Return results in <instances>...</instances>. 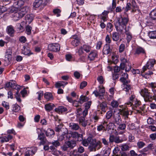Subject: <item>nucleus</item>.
Here are the masks:
<instances>
[{"label": "nucleus", "instance_id": "37998d69", "mask_svg": "<svg viewBox=\"0 0 156 156\" xmlns=\"http://www.w3.org/2000/svg\"><path fill=\"white\" fill-rule=\"evenodd\" d=\"M32 29V27L29 25H27L26 26V33L27 34L29 35L31 34V31Z\"/></svg>", "mask_w": 156, "mask_h": 156}, {"label": "nucleus", "instance_id": "6e6552de", "mask_svg": "<svg viewBox=\"0 0 156 156\" xmlns=\"http://www.w3.org/2000/svg\"><path fill=\"white\" fill-rule=\"evenodd\" d=\"M71 136L73 139L79 141H81L83 138V135L79 134L77 132H71Z\"/></svg>", "mask_w": 156, "mask_h": 156}, {"label": "nucleus", "instance_id": "680f3d73", "mask_svg": "<svg viewBox=\"0 0 156 156\" xmlns=\"http://www.w3.org/2000/svg\"><path fill=\"white\" fill-rule=\"evenodd\" d=\"M84 148L82 146H79L77 148V152L81 154L84 151Z\"/></svg>", "mask_w": 156, "mask_h": 156}, {"label": "nucleus", "instance_id": "f257e3e1", "mask_svg": "<svg viewBox=\"0 0 156 156\" xmlns=\"http://www.w3.org/2000/svg\"><path fill=\"white\" fill-rule=\"evenodd\" d=\"M128 21V18L122 17V15H120V17L116 18L115 23L116 30L119 32H122L123 30L126 29Z\"/></svg>", "mask_w": 156, "mask_h": 156}, {"label": "nucleus", "instance_id": "e433bc0d", "mask_svg": "<svg viewBox=\"0 0 156 156\" xmlns=\"http://www.w3.org/2000/svg\"><path fill=\"white\" fill-rule=\"evenodd\" d=\"M145 51L144 49L141 47H139L137 48L136 51V54H139L141 53L144 54Z\"/></svg>", "mask_w": 156, "mask_h": 156}, {"label": "nucleus", "instance_id": "13d9d810", "mask_svg": "<svg viewBox=\"0 0 156 156\" xmlns=\"http://www.w3.org/2000/svg\"><path fill=\"white\" fill-rule=\"evenodd\" d=\"M2 105L5 108L6 110L9 109V103L8 102H5V101H3L2 103Z\"/></svg>", "mask_w": 156, "mask_h": 156}, {"label": "nucleus", "instance_id": "864d4df0", "mask_svg": "<svg viewBox=\"0 0 156 156\" xmlns=\"http://www.w3.org/2000/svg\"><path fill=\"white\" fill-rule=\"evenodd\" d=\"M61 12L60 10L58 9H55L53 10V13L55 14H57V17L59 16H60V13Z\"/></svg>", "mask_w": 156, "mask_h": 156}, {"label": "nucleus", "instance_id": "9d476101", "mask_svg": "<svg viewBox=\"0 0 156 156\" xmlns=\"http://www.w3.org/2000/svg\"><path fill=\"white\" fill-rule=\"evenodd\" d=\"M120 115L124 117L125 119L128 118V115H129V112L128 108H125L122 109H120L119 111Z\"/></svg>", "mask_w": 156, "mask_h": 156}, {"label": "nucleus", "instance_id": "f03ea898", "mask_svg": "<svg viewBox=\"0 0 156 156\" xmlns=\"http://www.w3.org/2000/svg\"><path fill=\"white\" fill-rule=\"evenodd\" d=\"M29 7L25 6L18 10L13 15V19L15 20H18L22 18L28 12Z\"/></svg>", "mask_w": 156, "mask_h": 156}, {"label": "nucleus", "instance_id": "603ef678", "mask_svg": "<svg viewBox=\"0 0 156 156\" xmlns=\"http://www.w3.org/2000/svg\"><path fill=\"white\" fill-rule=\"evenodd\" d=\"M117 125L119 126L118 128L120 130H124L126 128V125L124 123L122 124L121 123L119 124H118Z\"/></svg>", "mask_w": 156, "mask_h": 156}, {"label": "nucleus", "instance_id": "ea45409f", "mask_svg": "<svg viewBox=\"0 0 156 156\" xmlns=\"http://www.w3.org/2000/svg\"><path fill=\"white\" fill-rule=\"evenodd\" d=\"M121 148L122 151L129 150V146L126 144H124L121 146Z\"/></svg>", "mask_w": 156, "mask_h": 156}, {"label": "nucleus", "instance_id": "bf43d9fd", "mask_svg": "<svg viewBox=\"0 0 156 156\" xmlns=\"http://www.w3.org/2000/svg\"><path fill=\"white\" fill-rule=\"evenodd\" d=\"M131 5L130 3H127V4L126 6L125 7H124V9H125V12H127L130 9H131Z\"/></svg>", "mask_w": 156, "mask_h": 156}, {"label": "nucleus", "instance_id": "5fc2aeb1", "mask_svg": "<svg viewBox=\"0 0 156 156\" xmlns=\"http://www.w3.org/2000/svg\"><path fill=\"white\" fill-rule=\"evenodd\" d=\"M113 112L112 111H108L106 113V117L107 119H110L112 116Z\"/></svg>", "mask_w": 156, "mask_h": 156}, {"label": "nucleus", "instance_id": "f704fd0d", "mask_svg": "<svg viewBox=\"0 0 156 156\" xmlns=\"http://www.w3.org/2000/svg\"><path fill=\"white\" fill-rule=\"evenodd\" d=\"M148 36L151 39L156 38V31H150L148 34Z\"/></svg>", "mask_w": 156, "mask_h": 156}, {"label": "nucleus", "instance_id": "338daca9", "mask_svg": "<svg viewBox=\"0 0 156 156\" xmlns=\"http://www.w3.org/2000/svg\"><path fill=\"white\" fill-rule=\"evenodd\" d=\"M55 147H57L60 145V144L58 140H54L51 143Z\"/></svg>", "mask_w": 156, "mask_h": 156}, {"label": "nucleus", "instance_id": "de8ad7c7", "mask_svg": "<svg viewBox=\"0 0 156 156\" xmlns=\"http://www.w3.org/2000/svg\"><path fill=\"white\" fill-rule=\"evenodd\" d=\"M83 111L81 108H79L76 109V116L77 117L81 116L82 115Z\"/></svg>", "mask_w": 156, "mask_h": 156}, {"label": "nucleus", "instance_id": "39448f33", "mask_svg": "<svg viewBox=\"0 0 156 156\" xmlns=\"http://www.w3.org/2000/svg\"><path fill=\"white\" fill-rule=\"evenodd\" d=\"M91 49V47L89 45L84 44L77 49V51L76 52L78 53L79 55L80 56L84 53L83 50L88 53L90 51Z\"/></svg>", "mask_w": 156, "mask_h": 156}, {"label": "nucleus", "instance_id": "7c9ffc66", "mask_svg": "<svg viewBox=\"0 0 156 156\" xmlns=\"http://www.w3.org/2000/svg\"><path fill=\"white\" fill-rule=\"evenodd\" d=\"M44 97L47 101H50L53 99L52 96L50 93H45L44 94Z\"/></svg>", "mask_w": 156, "mask_h": 156}, {"label": "nucleus", "instance_id": "c85d7f7f", "mask_svg": "<svg viewBox=\"0 0 156 156\" xmlns=\"http://www.w3.org/2000/svg\"><path fill=\"white\" fill-rule=\"evenodd\" d=\"M79 122L83 127L86 126L87 125V122L85 121V117L82 116L79 119Z\"/></svg>", "mask_w": 156, "mask_h": 156}, {"label": "nucleus", "instance_id": "0e129e2a", "mask_svg": "<svg viewBox=\"0 0 156 156\" xmlns=\"http://www.w3.org/2000/svg\"><path fill=\"white\" fill-rule=\"evenodd\" d=\"M111 105L112 107L114 108H116L118 106L119 104L117 101H112Z\"/></svg>", "mask_w": 156, "mask_h": 156}, {"label": "nucleus", "instance_id": "6e6d98bb", "mask_svg": "<svg viewBox=\"0 0 156 156\" xmlns=\"http://www.w3.org/2000/svg\"><path fill=\"white\" fill-rule=\"evenodd\" d=\"M150 87L151 88L152 91L154 93H156V85L153 83H151L150 85Z\"/></svg>", "mask_w": 156, "mask_h": 156}, {"label": "nucleus", "instance_id": "09e8293b", "mask_svg": "<svg viewBox=\"0 0 156 156\" xmlns=\"http://www.w3.org/2000/svg\"><path fill=\"white\" fill-rule=\"evenodd\" d=\"M153 74V73L151 71H149L148 72L146 73L144 75H142L143 76L145 79H147L149 78V76Z\"/></svg>", "mask_w": 156, "mask_h": 156}, {"label": "nucleus", "instance_id": "20e7f679", "mask_svg": "<svg viewBox=\"0 0 156 156\" xmlns=\"http://www.w3.org/2000/svg\"><path fill=\"white\" fill-rule=\"evenodd\" d=\"M141 95L144 97L145 101H150V99H151V95L148 91V90L145 88L141 90L140 92Z\"/></svg>", "mask_w": 156, "mask_h": 156}, {"label": "nucleus", "instance_id": "a211bd4d", "mask_svg": "<svg viewBox=\"0 0 156 156\" xmlns=\"http://www.w3.org/2000/svg\"><path fill=\"white\" fill-rule=\"evenodd\" d=\"M22 54L28 56L33 54V53L30 51L28 48H26L25 46H23V48L22 49Z\"/></svg>", "mask_w": 156, "mask_h": 156}, {"label": "nucleus", "instance_id": "0eeeda50", "mask_svg": "<svg viewBox=\"0 0 156 156\" xmlns=\"http://www.w3.org/2000/svg\"><path fill=\"white\" fill-rule=\"evenodd\" d=\"M60 46L58 43H53L49 44L48 46V49L54 52H57L60 50Z\"/></svg>", "mask_w": 156, "mask_h": 156}, {"label": "nucleus", "instance_id": "72a5a7b5", "mask_svg": "<svg viewBox=\"0 0 156 156\" xmlns=\"http://www.w3.org/2000/svg\"><path fill=\"white\" fill-rule=\"evenodd\" d=\"M151 18L153 20H156V9L153 10L150 13Z\"/></svg>", "mask_w": 156, "mask_h": 156}, {"label": "nucleus", "instance_id": "f3484780", "mask_svg": "<svg viewBox=\"0 0 156 156\" xmlns=\"http://www.w3.org/2000/svg\"><path fill=\"white\" fill-rule=\"evenodd\" d=\"M69 126L71 129L74 130H81L80 127L77 123H70L69 124Z\"/></svg>", "mask_w": 156, "mask_h": 156}, {"label": "nucleus", "instance_id": "aec40b11", "mask_svg": "<svg viewBox=\"0 0 156 156\" xmlns=\"http://www.w3.org/2000/svg\"><path fill=\"white\" fill-rule=\"evenodd\" d=\"M55 130L56 132H61L62 133L64 131L67 132V129L63 128V125L60 124L57 126L55 128Z\"/></svg>", "mask_w": 156, "mask_h": 156}, {"label": "nucleus", "instance_id": "393cba45", "mask_svg": "<svg viewBox=\"0 0 156 156\" xmlns=\"http://www.w3.org/2000/svg\"><path fill=\"white\" fill-rule=\"evenodd\" d=\"M93 139L91 137H88L87 139H83L82 140V144L85 147L87 146L89 144H90V140H92Z\"/></svg>", "mask_w": 156, "mask_h": 156}, {"label": "nucleus", "instance_id": "412c9836", "mask_svg": "<svg viewBox=\"0 0 156 156\" xmlns=\"http://www.w3.org/2000/svg\"><path fill=\"white\" fill-rule=\"evenodd\" d=\"M55 111L58 113H61L67 111V108L63 106H59L55 109Z\"/></svg>", "mask_w": 156, "mask_h": 156}, {"label": "nucleus", "instance_id": "ddd939ff", "mask_svg": "<svg viewBox=\"0 0 156 156\" xmlns=\"http://www.w3.org/2000/svg\"><path fill=\"white\" fill-rule=\"evenodd\" d=\"M98 52L96 51H93L90 52L88 55V58L90 61L94 60L98 57Z\"/></svg>", "mask_w": 156, "mask_h": 156}, {"label": "nucleus", "instance_id": "69168bd1", "mask_svg": "<svg viewBox=\"0 0 156 156\" xmlns=\"http://www.w3.org/2000/svg\"><path fill=\"white\" fill-rule=\"evenodd\" d=\"M128 140L131 142L135 141V137L131 134H130L128 136Z\"/></svg>", "mask_w": 156, "mask_h": 156}, {"label": "nucleus", "instance_id": "dca6fc26", "mask_svg": "<svg viewBox=\"0 0 156 156\" xmlns=\"http://www.w3.org/2000/svg\"><path fill=\"white\" fill-rule=\"evenodd\" d=\"M112 51L109 44H106L104 46L103 51L104 54L107 55L111 53Z\"/></svg>", "mask_w": 156, "mask_h": 156}, {"label": "nucleus", "instance_id": "2eb2a0df", "mask_svg": "<svg viewBox=\"0 0 156 156\" xmlns=\"http://www.w3.org/2000/svg\"><path fill=\"white\" fill-rule=\"evenodd\" d=\"M113 118L115 120V123L117 125L119 124L122 122V119L119 113L116 114L114 115Z\"/></svg>", "mask_w": 156, "mask_h": 156}, {"label": "nucleus", "instance_id": "e2e57ef3", "mask_svg": "<svg viewBox=\"0 0 156 156\" xmlns=\"http://www.w3.org/2000/svg\"><path fill=\"white\" fill-rule=\"evenodd\" d=\"M111 152V149L108 148L104 153V155L102 156H109Z\"/></svg>", "mask_w": 156, "mask_h": 156}, {"label": "nucleus", "instance_id": "a19ab883", "mask_svg": "<svg viewBox=\"0 0 156 156\" xmlns=\"http://www.w3.org/2000/svg\"><path fill=\"white\" fill-rule=\"evenodd\" d=\"M106 30L109 32L112 31L113 30V25L110 23H108L107 24Z\"/></svg>", "mask_w": 156, "mask_h": 156}, {"label": "nucleus", "instance_id": "052dcab7", "mask_svg": "<svg viewBox=\"0 0 156 156\" xmlns=\"http://www.w3.org/2000/svg\"><path fill=\"white\" fill-rule=\"evenodd\" d=\"M97 80L100 84H102L104 83V79L102 76H100L98 77Z\"/></svg>", "mask_w": 156, "mask_h": 156}, {"label": "nucleus", "instance_id": "58836bf2", "mask_svg": "<svg viewBox=\"0 0 156 156\" xmlns=\"http://www.w3.org/2000/svg\"><path fill=\"white\" fill-rule=\"evenodd\" d=\"M87 97L83 95H81L79 98V102L80 104H82L83 102L87 101Z\"/></svg>", "mask_w": 156, "mask_h": 156}, {"label": "nucleus", "instance_id": "b1692460", "mask_svg": "<svg viewBox=\"0 0 156 156\" xmlns=\"http://www.w3.org/2000/svg\"><path fill=\"white\" fill-rule=\"evenodd\" d=\"M121 61L122 62L120 64V68L121 69L124 70L126 66H127L128 62L125 58H123Z\"/></svg>", "mask_w": 156, "mask_h": 156}, {"label": "nucleus", "instance_id": "cd10ccee", "mask_svg": "<svg viewBox=\"0 0 156 156\" xmlns=\"http://www.w3.org/2000/svg\"><path fill=\"white\" fill-rule=\"evenodd\" d=\"M80 40L79 38H77L76 39L73 40L71 42V44L74 47H77L79 46L81 42H80Z\"/></svg>", "mask_w": 156, "mask_h": 156}, {"label": "nucleus", "instance_id": "1a4fd4ad", "mask_svg": "<svg viewBox=\"0 0 156 156\" xmlns=\"http://www.w3.org/2000/svg\"><path fill=\"white\" fill-rule=\"evenodd\" d=\"M38 139L41 140L40 143V145H44L46 142L47 140L44 133L42 132L38 134Z\"/></svg>", "mask_w": 156, "mask_h": 156}, {"label": "nucleus", "instance_id": "bb28decb", "mask_svg": "<svg viewBox=\"0 0 156 156\" xmlns=\"http://www.w3.org/2000/svg\"><path fill=\"white\" fill-rule=\"evenodd\" d=\"M98 106V108L100 109L102 111L104 112H106L107 104L105 102H103L100 103Z\"/></svg>", "mask_w": 156, "mask_h": 156}, {"label": "nucleus", "instance_id": "f8f14e48", "mask_svg": "<svg viewBox=\"0 0 156 156\" xmlns=\"http://www.w3.org/2000/svg\"><path fill=\"white\" fill-rule=\"evenodd\" d=\"M128 75L127 73H124L122 75L120 80L123 83H129L130 82L129 80H128Z\"/></svg>", "mask_w": 156, "mask_h": 156}, {"label": "nucleus", "instance_id": "4468645a", "mask_svg": "<svg viewBox=\"0 0 156 156\" xmlns=\"http://www.w3.org/2000/svg\"><path fill=\"white\" fill-rule=\"evenodd\" d=\"M43 0H35L33 3V7L35 9L43 5Z\"/></svg>", "mask_w": 156, "mask_h": 156}, {"label": "nucleus", "instance_id": "9b49d317", "mask_svg": "<svg viewBox=\"0 0 156 156\" xmlns=\"http://www.w3.org/2000/svg\"><path fill=\"white\" fill-rule=\"evenodd\" d=\"M99 91L97 90H95L93 92L94 94L96 97H101L104 95L105 92V90L104 88H100L99 87Z\"/></svg>", "mask_w": 156, "mask_h": 156}, {"label": "nucleus", "instance_id": "423d86ee", "mask_svg": "<svg viewBox=\"0 0 156 156\" xmlns=\"http://www.w3.org/2000/svg\"><path fill=\"white\" fill-rule=\"evenodd\" d=\"M156 61L154 59H150L147 62L145 66H144L142 69L143 72L146 71L147 69L152 70L153 67Z\"/></svg>", "mask_w": 156, "mask_h": 156}, {"label": "nucleus", "instance_id": "3c124183", "mask_svg": "<svg viewBox=\"0 0 156 156\" xmlns=\"http://www.w3.org/2000/svg\"><path fill=\"white\" fill-rule=\"evenodd\" d=\"M15 5L16 6V7H15L14 6H12L9 8V11L10 13L14 12V13H15L17 11L16 10H17V8H18L17 7L16 5Z\"/></svg>", "mask_w": 156, "mask_h": 156}, {"label": "nucleus", "instance_id": "8fccbe9b", "mask_svg": "<svg viewBox=\"0 0 156 156\" xmlns=\"http://www.w3.org/2000/svg\"><path fill=\"white\" fill-rule=\"evenodd\" d=\"M123 140L122 139H120L119 136H115L114 137V142L117 144L122 143Z\"/></svg>", "mask_w": 156, "mask_h": 156}, {"label": "nucleus", "instance_id": "a18cd8bd", "mask_svg": "<svg viewBox=\"0 0 156 156\" xmlns=\"http://www.w3.org/2000/svg\"><path fill=\"white\" fill-rule=\"evenodd\" d=\"M135 98V96L134 95H131V97L129 98V101L126 104L127 105L131 106L132 105V101L134 98Z\"/></svg>", "mask_w": 156, "mask_h": 156}, {"label": "nucleus", "instance_id": "49530a36", "mask_svg": "<svg viewBox=\"0 0 156 156\" xmlns=\"http://www.w3.org/2000/svg\"><path fill=\"white\" fill-rule=\"evenodd\" d=\"M147 123L148 124L154 125V124L156 122V121L154 120L151 117L147 119Z\"/></svg>", "mask_w": 156, "mask_h": 156}, {"label": "nucleus", "instance_id": "4be33fe9", "mask_svg": "<svg viewBox=\"0 0 156 156\" xmlns=\"http://www.w3.org/2000/svg\"><path fill=\"white\" fill-rule=\"evenodd\" d=\"M34 16L32 14H27L25 16L26 23L30 24L33 20Z\"/></svg>", "mask_w": 156, "mask_h": 156}, {"label": "nucleus", "instance_id": "c756f323", "mask_svg": "<svg viewBox=\"0 0 156 156\" xmlns=\"http://www.w3.org/2000/svg\"><path fill=\"white\" fill-rule=\"evenodd\" d=\"M7 29L8 34L10 35H11L14 32V30L13 27L12 25H10L8 26L7 28Z\"/></svg>", "mask_w": 156, "mask_h": 156}, {"label": "nucleus", "instance_id": "774afa93", "mask_svg": "<svg viewBox=\"0 0 156 156\" xmlns=\"http://www.w3.org/2000/svg\"><path fill=\"white\" fill-rule=\"evenodd\" d=\"M148 129H150L152 132H156V126L153 125H150L148 126L147 127Z\"/></svg>", "mask_w": 156, "mask_h": 156}, {"label": "nucleus", "instance_id": "4d7b16f0", "mask_svg": "<svg viewBox=\"0 0 156 156\" xmlns=\"http://www.w3.org/2000/svg\"><path fill=\"white\" fill-rule=\"evenodd\" d=\"M55 87L56 88H59L61 86L64 87V82L63 81H59L57 82L55 85Z\"/></svg>", "mask_w": 156, "mask_h": 156}, {"label": "nucleus", "instance_id": "79ce46f5", "mask_svg": "<svg viewBox=\"0 0 156 156\" xmlns=\"http://www.w3.org/2000/svg\"><path fill=\"white\" fill-rule=\"evenodd\" d=\"M12 138V136L10 135H8L7 136H5L4 137L1 136L0 137V139H1L2 138H4L5 140V142H8L9 141V140H11Z\"/></svg>", "mask_w": 156, "mask_h": 156}, {"label": "nucleus", "instance_id": "5701e85b", "mask_svg": "<svg viewBox=\"0 0 156 156\" xmlns=\"http://www.w3.org/2000/svg\"><path fill=\"white\" fill-rule=\"evenodd\" d=\"M46 136L49 138L53 137L55 135L54 131L50 129H48L45 132Z\"/></svg>", "mask_w": 156, "mask_h": 156}, {"label": "nucleus", "instance_id": "a878e982", "mask_svg": "<svg viewBox=\"0 0 156 156\" xmlns=\"http://www.w3.org/2000/svg\"><path fill=\"white\" fill-rule=\"evenodd\" d=\"M55 105L52 103H49L45 105V108L47 111H50L53 109Z\"/></svg>", "mask_w": 156, "mask_h": 156}, {"label": "nucleus", "instance_id": "c9c22d12", "mask_svg": "<svg viewBox=\"0 0 156 156\" xmlns=\"http://www.w3.org/2000/svg\"><path fill=\"white\" fill-rule=\"evenodd\" d=\"M24 1L23 0H19L14 4V5H16L17 7L19 8L21 7L24 5Z\"/></svg>", "mask_w": 156, "mask_h": 156}, {"label": "nucleus", "instance_id": "6ab92c4d", "mask_svg": "<svg viewBox=\"0 0 156 156\" xmlns=\"http://www.w3.org/2000/svg\"><path fill=\"white\" fill-rule=\"evenodd\" d=\"M65 142L66 144L68 146L67 147L70 149L73 148L76 145V142L74 140L68 141Z\"/></svg>", "mask_w": 156, "mask_h": 156}, {"label": "nucleus", "instance_id": "4c0bfd02", "mask_svg": "<svg viewBox=\"0 0 156 156\" xmlns=\"http://www.w3.org/2000/svg\"><path fill=\"white\" fill-rule=\"evenodd\" d=\"M145 145V143L143 141H139L137 143V145L138 148L139 149L142 148L144 147Z\"/></svg>", "mask_w": 156, "mask_h": 156}, {"label": "nucleus", "instance_id": "7ed1b4c3", "mask_svg": "<svg viewBox=\"0 0 156 156\" xmlns=\"http://www.w3.org/2000/svg\"><path fill=\"white\" fill-rule=\"evenodd\" d=\"M90 144L88 147L90 151H95L97 149L99 150L101 147L102 144L100 141H96L95 139L90 140Z\"/></svg>", "mask_w": 156, "mask_h": 156}, {"label": "nucleus", "instance_id": "c03bdc74", "mask_svg": "<svg viewBox=\"0 0 156 156\" xmlns=\"http://www.w3.org/2000/svg\"><path fill=\"white\" fill-rule=\"evenodd\" d=\"M20 107L17 104L13 105V111L15 112H18L20 109Z\"/></svg>", "mask_w": 156, "mask_h": 156}, {"label": "nucleus", "instance_id": "2f4dec72", "mask_svg": "<svg viewBox=\"0 0 156 156\" xmlns=\"http://www.w3.org/2000/svg\"><path fill=\"white\" fill-rule=\"evenodd\" d=\"M112 40L114 41H117L119 39V34L118 33L115 32L112 35Z\"/></svg>", "mask_w": 156, "mask_h": 156}, {"label": "nucleus", "instance_id": "473e14b6", "mask_svg": "<svg viewBox=\"0 0 156 156\" xmlns=\"http://www.w3.org/2000/svg\"><path fill=\"white\" fill-rule=\"evenodd\" d=\"M128 83H123V89L126 92L128 91L132 88L131 86Z\"/></svg>", "mask_w": 156, "mask_h": 156}]
</instances>
